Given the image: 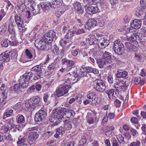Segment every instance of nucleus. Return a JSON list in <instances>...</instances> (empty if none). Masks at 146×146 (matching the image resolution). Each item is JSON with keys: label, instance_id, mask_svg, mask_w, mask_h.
I'll return each instance as SVG.
<instances>
[{"label": "nucleus", "instance_id": "obj_1", "mask_svg": "<svg viewBox=\"0 0 146 146\" xmlns=\"http://www.w3.org/2000/svg\"><path fill=\"white\" fill-rule=\"evenodd\" d=\"M33 74L29 72L25 73L20 77L19 80V84L14 85L13 89L14 91L17 94H19L22 91V87L26 88L29 86L30 78L32 77Z\"/></svg>", "mask_w": 146, "mask_h": 146}, {"label": "nucleus", "instance_id": "obj_2", "mask_svg": "<svg viewBox=\"0 0 146 146\" xmlns=\"http://www.w3.org/2000/svg\"><path fill=\"white\" fill-rule=\"evenodd\" d=\"M64 82L70 86L71 84H74L78 80V75L74 72L67 74L65 76Z\"/></svg>", "mask_w": 146, "mask_h": 146}, {"label": "nucleus", "instance_id": "obj_3", "mask_svg": "<svg viewBox=\"0 0 146 146\" xmlns=\"http://www.w3.org/2000/svg\"><path fill=\"white\" fill-rule=\"evenodd\" d=\"M64 82L70 86L71 84H74L78 80V75L74 72L67 74L65 76Z\"/></svg>", "mask_w": 146, "mask_h": 146}, {"label": "nucleus", "instance_id": "obj_4", "mask_svg": "<svg viewBox=\"0 0 146 146\" xmlns=\"http://www.w3.org/2000/svg\"><path fill=\"white\" fill-rule=\"evenodd\" d=\"M47 113L46 110L41 109L35 114V120L38 124H40L46 119Z\"/></svg>", "mask_w": 146, "mask_h": 146}, {"label": "nucleus", "instance_id": "obj_5", "mask_svg": "<svg viewBox=\"0 0 146 146\" xmlns=\"http://www.w3.org/2000/svg\"><path fill=\"white\" fill-rule=\"evenodd\" d=\"M98 37L96 39L97 43L99 47L102 49H103L107 47L109 43L108 40L105 38L102 35H97Z\"/></svg>", "mask_w": 146, "mask_h": 146}, {"label": "nucleus", "instance_id": "obj_6", "mask_svg": "<svg viewBox=\"0 0 146 146\" xmlns=\"http://www.w3.org/2000/svg\"><path fill=\"white\" fill-rule=\"evenodd\" d=\"M94 88L97 91L102 92L106 88L105 84L104 81L100 80L97 79L94 82L93 84Z\"/></svg>", "mask_w": 146, "mask_h": 146}, {"label": "nucleus", "instance_id": "obj_7", "mask_svg": "<svg viewBox=\"0 0 146 146\" xmlns=\"http://www.w3.org/2000/svg\"><path fill=\"white\" fill-rule=\"evenodd\" d=\"M71 86L67 85L64 82L63 84L59 85L58 89L56 90L57 95L60 97L64 95L67 93L68 90Z\"/></svg>", "mask_w": 146, "mask_h": 146}, {"label": "nucleus", "instance_id": "obj_8", "mask_svg": "<svg viewBox=\"0 0 146 146\" xmlns=\"http://www.w3.org/2000/svg\"><path fill=\"white\" fill-rule=\"evenodd\" d=\"M56 33L53 31H50L48 33H46L44 36L40 38L41 39L44 40L45 42L49 44L51 43L54 38L56 39L57 37L56 36Z\"/></svg>", "mask_w": 146, "mask_h": 146}, {"label": "nucleus", "instance_id": "obj_9", "mask_svg": "<svg viewBox=\"0 0 146 146\" xmlns=\"http://www.w3.org/2000/svg\"><path fill=\"white\" fill-rule=\"evenodd\" d=\"M62 111L63 112L64 118V122L68 121L70 118L73 117L75 113L74 111L72 110H69L64 108H62Z\"/></svg>", "mask_w": 146, "mask_h": 146}, {"label": "nucleus", "instance_id": "obj_10", "mask_svg": "<svg viewBox=\"0 0 146 146\" xmlns=\"http://www.w3.org/2000/svg\"><path fill=\"white\" fill-rule=\"evenodd\" d=\"M35 45L36 48L42 50H47L46 43L44 40L39 38L35 40Z\"/></svg>", "mask_w": 146, "mask_h": 146}, {"label": "nucleus", "instance_id": "obj_11", "mask_svg": "<svg viewBox=\"0 0 146 146\" xmlns=\"http://www.w3.org/2000/svg\"><path fill=\"white\" fill-rule=\"evenodd\" d=\"M130 82H127L124 81H118L115 83L114 87L115 89L119 91H124L127 88V87L130 84Z\"/></svg>", "mask_w": 146, "mask_h": 146}, {"label": "nucleus", "instance_id": "obj_12", "mask_svg": "<svg viewBox=\"0 0 146 146\" xmlns=\"http://www.w3.org/2000/svg\"><path fill=\"white\" fill-rule=\"evenodd\" d=\"M7 90L6 86L2 84L0 87V103L3 102L7 99Z\"/></svg>", "mask_w": 146, "mask_h": 146}, {"label": "nucleus", "instance_id": "obj_13", "mask_svg": "<svg viewBox=\"0 0 146 146\" xmlns=\"http://www.w3.org/2000/svg\"><path fill=\"white\" fill-rule=\"evenodd\" d=\"M62 108L60 110H57L53 113V118L56 121L63 122L64 120V118L63 112L62 111Z\"/></svg>", "mask_w": 146, "mask_h": 146}, {"label": "nucleus", "instance_id": "obj_14", "mask_svg": "<svg viewBox=\"0 0 146 146\" xmlns=\"http://www.w3.org/2000/svg\"><path fill=\"white\" fill-rule=\"evenodd\" d=\"M62 63L63 64L66 65V70H70L74 66L75 62L72 60H68L66 58H63L62 60Z\"/></svg>", "mask_w": 146, "mask_h": 146}, {"label": "nucleus", "instance_id": "obj_15", "mask_svg": "<svg viewBox=\"0 0 146 146\" xmlns=\"http://www.w3.org/2000/svg\"><path fill=\"white\" fill-rule=\"evenodd\" d=\"M106 92L108 94L109 98L111 100L115 98L119 94L118 91L115 89L108 90L106 91Z\"/></svg>", "mask_w": 146, "mask_h": 146}, {"label": "nucleus", "instance_id": "obj_16", "mask_svg": "<svg viewBox=\"0 0 146 146\" xmlns=\"http://www.w3.org/2000/svg\"><path fill=\"white\" fill-rule=\"evenodd\" d=\"M38 134L35 131L30 133L28 139L29 144L30 145H31L35 143V140L38 137Z\"/></svg>", "mask_w": 146, "mask_h": 146}, {"label": "nucleus", "instance_id": "obj_17", "mask_svg": "<svg viewBox=\"0 0 146 146\" xmlns=\"http://www.w3.org/2000/svg\"><path fill=\"white\" fill-rule=\"evenodd\" d=\"M87 97L89 100V103L92 105H96L97 103V98L96 96L93 93H91L88 94Z\"/></svg>", "mask_w": 146, "mask_h": 146}, {"label": "nucleus", "instance_id": "obj_18", "mask_svg": "<svg viewBox=\"0 0 146 146\" xmlns=\"http://www.w3.org/2000/svg\"><path fill=\"white\" fill-rule=\"evenodd\" d=\"M74 9L77 12V13L82 15L84 13V8L81 5L80 3L75 1L74 3Z\"/></svg>", "mask_w": 146, "mask_h": 146}, {"label": "nucleus", "instance_id": "obj_19", "mask_svg": "<svg viewBox=\"0 0 146 146\" xmlns=\"http://www.w3.org/2000/svg\"><path fill=\"white\" fill-rule=\"evenodd\" d=\"M141 25V20L136 19L133 21L131 24V26L132 28L137 29L140 28Z\"/></svg>", "mask_w": 146, "mask_h": 146}, {"label": "nucleus", "instance_id": "obj_20", "mask_svg": "<svg viewBox=\"0 0 146 146\" xmlns=\"http://www.w3.org/2000/svg\"><path fill=\"white\" fill-rule=\"evenodd\" d=\"M139 34L138 33H135L134 31V33L131 35V40L133 41H135L138 43V41H139L140 42H143V40L144 39L141 36V37H139Z\"/></svg>", "mask_w": 146, "mask_h": 146}, {"label": "nucleus", "instance_id": "obj_21", "mask_svg": "<svg viewBox=\"0 0 146 146\" xmlns=\"http://www.w3.org/2000/svg\"><path fill=\"white\" fill-rule=\"evenodd\" d=\"M102 58L107 62V63L111 64L113 62L111 54L107 51H105L102 56Z\"/></svg>", "mask_w": 146, "mask_h": 146}, {"label": "nucleus", "instance_id": "obj_22", "mask_svg": "<svg viewBox=\"0 0 146 146\" xmlns=\"http://www.w3.org/2000/svg\"><path fill=\"white\" fill-rule=\"evenodd\" d=\"M125 44L127 49L130 51H135L137 45V44H133L129 42H125Z\"/></svg>", "mask_w": 146, "mask_h": 146}, {"label": "nucleus", "instance_id": "obj_23", "mask_svg": "<svg viewBox=\"0 0 146 146\" xmlns=\"http://www.w3.org/2000/svg\"><path fill=\"white\" fill-rule=\"evenodd\" d=\"M65 133V129L62 126L56 129V132L54 135L56 138H58Z\"/></svg>", "mask_w": 146, "mask_h": 146}, {"label": "nucleus", "instance_id": "obj_24", "mask_svg": "<svg viewBox=\"0 0 146 146\" xmlns=\"http://www.w3.org/2000/svg\"><path fill=\"white\" fill-rule=\"evenodd\" d=\"M86 12L90 14H92L96 13L98 10L97 6H88L86 9Z\"/></svg>", "mask_w": 146, "mask_h": 146}, {"label": "nucleus", "instance_id": "obj_25", "mask_svg": "<svg viewBox=\"0 0 146 146\" xmlns=\"http://www.w3.org/2000/svg\"><path fill=\"white\" fill-rule=\"evenodd\" d=\"M35 50L34 48H32L31 50L26 49L25 51V55L26 57L29 59H31L33 57V55H35Z\"/></svg>", "mask_w": 146, "mask_h": 146}, {"label": "nucleus", "instance_id": "obj_26", "mask_svg": "<svg viewBox=\"0 0 146 146\" xmlns=\"http://www.w3.org/2000/svg\"><path fill=\"white\" fill-rule=\"evenodd\" d=\"M29 100L32 105L34 107V106L37 105L40 102V98L37 96H34L31 98Z\"/></svg>", "mask_w": 146, "mask_h": 146}, {"label": "nucleus", "instance_id": "obj_27", "mask_svg": "<svg viewBox=\"0 0 146 146\" xmlns=\"http://www.w3.org/2000/svg\"><path fill=\"white\" fill-rule=\"evenodd\" d=\"M59 44L60 46L63 48H68L70 45L71 42L68 40H65L64 39H61L59 42Z\"/></svg>", "mask_w": 146, "mask_h": 146}, {"label": "nucleus", "instance_id": "obj_28", "mask_svg": "<svg viewBox=\"0 0 146 146\" xmlns=\"http://www.w3.org/2000/svg\"><path fill=\"white\" fill-rule=\"evenodd\" d=\"M13 110L9 109H7L4 112L3 116V119H4L7 117L13 115Z\"/></svg>", "mask_w": 146, "mask_h": 146}, {"label": "nucleus", "instance_id": "obj_29", "mask_svg": "<svg viewBox=\"0 0 146 146\" xmlns=\"http://www.w3.org/2000/svg\"><path fill=\"white\" fill-rule=\"evenodd\" d=\"M97 25V22L96 20L93 19L91 18L88 20L87 25L88 27L89 28L94 27Z\"/></svg>", "mask_w": 146, "mask_h": 146}, {"label": "nucleus", "instance_id": "obj_30", "mask_svg": "<svg viewBox=\"0 0 146 146\" xmlns=\"http://www.w3.org/2000/svg\"><path fill=\"white\" fill-rule=\"evenodd\" d=\"M10 59V55L8 54V53H2L0 55V60H1L2 61L7 62Z\"/></svg>", "mask_w": 146, "mask_h": 146}, {"label": "nucleus", "instance_id": "obj_31", "mask_svg": "<svg viewBox=\"0 0 146 146\" xmlns=\"http://www.w3.org/2000/svg\"><path fill=\"white\" fill-rule=\"evenodd\" d=\"M31 0H19L18 1V8L21 9L23 7L21 5L25 4V5H27L29 4V2L30 3Z\"/></svg>", "mask_w": 146, "mask_h": 146}, {"label": "nucleus", "instance_id": "obj_32", "mask_svg": "<svg viewBox=\"0 0 146 146\" xmlns=\"http://www.w3.org/2000/svg\"><path fill=\"white\" fill-rule=\"evenodd\" d=\"M23 108L26 110H29L30 109L34 108L33 107L29 100L28 102L24 104L23 105Z\"/></svg>", "mask_w": 146, "mask_h": 146}, {"label": "nucleus", "instance_id": "obj_33", "mask_svg": "<svg viewBox=\"0 0 146 146\" xmlns=\"http://www.w3.org/2000/svg\"><path fill=\"white\" fill-rule=\"evenodd\" d=\"M51 2L53 3V8H55L61 5L63 2L62 0H52Z\"/></svg>", "mask_w": 146, "mask_h": 146}, {"label": "nucleus", "instance_id": "obj_34", "mask_svg": "<svg viewBox=\"0 0 146 146\" xmlns=\"http://www.w3.org/2000/svg\"><path fill=\"white\" fill-rule=\"evenodd\" d=\"M113 47H115L116 48V50L118 48L119 46H120V47L122 48V47H124V46L123 44L122 43L121 41L119 39L116 40L114 42L113 44Z\"/></svg>", "mask_w": 146, "mask_h": 146}, {"label": "nucleus", "instance_id": "obj_35", "mask_svg": "<svg viewBox=\"0 0 146 146\" xmlns=\"http://www.w3.org/2000/svg\"><path fill=\"white\" fill-rule=\"evenodd\" d=\"M97 63L100 68H103L106 63H107L106 60H105L102 58L98 59L97 60Z\"/></svg>", "mask_w": 146, "mask_h": 146}, {"label": "nucleus", "instance_id": "obj_36", "mask_svg": "<svg viewBox=\"0 0 146 146\" xmlns=\"http://www.w3.org/2000/svg\"><path fill=\"white\" fill-rule=\"evenodd\" d=\"M15 21L17 25L19 27L22 26L23 24V21L22 19H21L20 17L17 15L15 16Z\"/></svg>", "mask_w": 146, "mask_h": 146}, {"label": "nucleus", "instance_id": "obj_37", "mask_svg": "<svg viewBox=\"0 0 146 146\" xmlns=\"http://www.w3.org/2000/svg\"><path fill=\"white\" fill-rule=\"evenodd\" d=\"M8 54L10 55V59H13L15 58H16L17 56V52L16 50L13 49L8 53Z\"/></svg>", "mask_w": 146, "mask_h": 146}, {"label": "nucleus", "instance_id": "obj_38", "mask_svg": "<svg viewBox=\"0 0 146 146\" xmlns=\"http://www.w3.org/2000/svg\"><path fill=\"white\" fill-rule=\"evenodd\" d=\"M51 48L52 51L55 55H58V54L59 48L56 45H52Z\"/></svg>", "mask_w": 146, "mask_h": 146}, {"label": "nucleus", "instance_id": "obj_39", "mask_svg": "<svg viewBox=\"0 0 146 146\" xmlns=\"http://www.w3.org/2000/svg\"><path fill=\"white\" fill-rule=\"evenodd\" d=\"M118 48L116 50V49L115 47H113L114 48V50L115 52L118 55H121L122 54L123 51L124 50V47H122V48L120 47V46H119Z\"/></svg>", "mask_w": 146, "mask_h": 146}, {"label": "nucleus", "instance_id": "obj_40", "mask_svg": "<svg viewBox=\"0 0 146 146\" xmlns=\"http://www.w3.org/2000/svg\"><path fill=\"white\" fill-rule=\"evenodd\" d=\"M135 57L136 59L138 61H143L146 58L145 55L141 54H135Z\"/></svg>", "mask_w": 146, "mask_h": 146}, {"label": "nucleus", "instance_id": "obj_41", "mask_svg": "<svg viewBox=\"0 0 146 146\" xmlns=\"http://www.w3.org/2000/svg\"><path fill=\"white\" fill-rule=\"evenodd\" d=\"M7 24L5 23L0 27V35L5 33L7 30Z\"/></svg>", "mask_w": 146, "mask_h": 146}, {"label": "nucleus", "instance_id": "obj_42", "mask_svg": "<svg viewBox=\"0 0 146 146\" xmlns=\"http://www.w3.org/2000/svg\"><path fill=\"white\" fill-rule=\"evenodd\" d=\"M31 70L32 71L36 72H42V70L41 68V66L39 65H36L31 68Z\"/></svg>", "mask_w": 146, "mask_h": 146}, {"label": "nucleus", "instance_id": "obj_43", "mask_svg": "<svg viewBox=\"0 0 146 146\" xmlns=\"http://www.w3.org/2000/svg\"><path fill=\"white\" fill-rule=\"evenodd\" d=\"M91 115V113H88L86 116V122L89 124H92L94 122V118L90 117Z\"/></svg>", "mask_w": 146, "mask_h": 146}, {"label": "nucleus", "instance_id": "obj_44", "mask_svg": "<svg viewBox=\"0 0 146 146\" xmlns=\"http://www.w3.org/2000/svg\"><path fill=\"white\" fill-rule=\"evenodd\" d=\"M116 138L119 144H123L125 143L124 138L121 135H118L117 136Z\"/></svg>", "mask_w": 146, "mask_h": 146}, {"label": "nucleus", "instance_id": "obj_45", "mask_svg": "<svg viewBox=\"0 0 146 146\" xmlns=\"http://www.w3.org/2000/svg\"><path fill=\"white\" fill-rule=\"evenodd\" d=\"M8 31L10 34H15V30L14 26L12 25H9L8 26Z\"/></svg>", "mask_w": 146, "mask_h": 146}, {"label": "nucleus", "instance_id": "obj_46", "mask_svg": "<svg viewBox=\"0 0 146 146\" xmlns=\"http://www.w3.org/2000/svg\"><path fill=\"white\" fill-rule=\"evenodd\" d=\"M56 67V63L55 62L52 63L48 66V70L50 72H53Z\"/></svg>", "mask_w": 146, "mask_h": 146}, {"label": "nucleus", "instance_id": "obj_47", "mask_svg": "<svg viewBox=\"0 0 146 146\" xmlns=\"http://www.w3.org/2000/svg\"><path fill=\"white\" fill-rule=\"evenodd\" d=\"M127 75V73L126 71H123L117 73L116 76L117 78H125Z\"/></svg>", "mask_w": 146, "mask_h": 146}, {"label": "nucleus", "instance_id": "obj_48", "mask_svg": "<svg viewBox=\"0 0 146 146\" xmlns=\"http://www.w3.org/2000/svg\"><path fill=\"white\" fill-rule=\"evenodd\" d=\"M9 126L8 125H3V127H1L0 132L1 133H6L9 130Z\"/></svg>", "mask_w": 146, "mask_h": 146}, {"label": "nucleus", "instance_id": "obj_49", "mask_svg": "<svg viewBox=\"0 0 146 146\" xmlns=\"http://www.w3.org/2000/svg\"><path fill=\"white\" fill-rule=\"evenodd\" d=\"M64 123V127L66 129L69 130L71 129L72 127V123L71 122L67 121Z\"/></svg>", "mask_w": 146, "mask_h": 146}, {"label": "nucleus", "instance_id": "obj_50", "mask_svg": "<svg viewBox=\"0 0 146 146\" xmlns=\"http://www.w3.org/2000/svg\"><path fill=\"white\" fill-rule=\"evenodd\" d=\"M18 118L17 119V122L18 123H23L25 121L24 117L23 115H20L19 116H17Z\"/></svg>", "mask_w": 146, "mask_h": 146}, {"label": "nucleus", "instance_id": "obj_51", "mask_svg": "<svg viewBox=\"0 0 146 146\" xmlns=\"http://www.w3.org/2000/svg\"><path fill=\"white\" fill-rule=\"evenodd\" d=\"M13 35L12 36H11L10 38L11 40H14V41H10V43L11 45L12 46H15L16 45L17 43V42L15 40L16 38L15 34H13Z\"/></svg>", "mask_w": 146, "mask_h": 146}, {"label": "nucleus", "instance_id": "obj_52", "mask_svg": "<svg viewBox=\"0 0 146 146\" xmlns=\"http://www.w3.org/2000/svg\"><path fill=\"white\" fill-rule=\"evenodd\" d=\"M26 141V139L24 137H21L20 136L19 137V138L18 141L17 142V143L18 145H20L21 144H24Z\"/></svg>", "mask_w": 146, "mask_h": 146}, {"label": "nucleus", "instance_id": "obj_53", "mask_svg": "<svg viewBox=\"0 0 146 146\" xmlns=\"http://www.w3.org/2000/svg\"><path fill=\"white\" fill-rule=\"evenodd\" d=\"M96 41V38L95 36H91L90 38H88L89 44L90 45L94 44Z\"/></svg>", "mask_w": 146, "mask_h": 146}, {"label": "nucleus", "instance_id": "obj_54", "mask_svg": "<svg viewBox=\"0 0 146 146\" xmlns=\"http://www.w3.org/2000/svg\"><path fill=\"white\" fill-rule=\"evenodd\" d=\"M75 34V32L74 31H68L67 32V33L65 37L67 38H71Z\"/></svg>", "mask_w": 146, "mask_h": 146}, {"label": "nucleus", "instance_id": "obj_55", "mask_svg": "<svg viewBox=\"0 0 146 146\" xmlns=\"http://www.w3.org/2000/svg\"><path fill=\"white\" fill-rule=\"evenodd\" d=\"M42 72L35 73L34 74V80H37L41 78Z\"/></svg>", "mask_w": 146, "mask_h": 146}, {"label": "nucleus", "instance_id": "obj_56", "mask_svg": "<svg viewBox=\"0 0 146 146\" xmlns=\"http://www.w3.org/2000/svg\"><path fill=\"white\" fill-rule=\"evenodd\" d=\"M75 143L73 141H70L69 142L64 143L62 144L61 146H74Z\"/></svg>", "mask_w": 146, "mask_h": 146}, {"label": "nucleus", "instance_id": "obj_57", "mask_svg": "<svg viewBox=\"0 0 146 146\" xmlns=\"http://www.w3.org/2000/svg\"><path fill=\"white\" fill-rule=\"evenodd\" d=\"M46 5L45 6V8L44 9L48 10L50 9V8H52V6L53 3L51 2H46Z\"/></svg>", "mask_w": 146, "mask_h": 146}, {"label": "nucleus", "instance_id": "obj_58", "mask_svg": "<svg viewBox=\"0 0 146 146\" xmlns=\"http://www.w3.org/2000/svg\"><path fill=\"white\" fill-rule=\"evenodd\" d=\"M65 11V9H64L62 10H59L56 13V15L58 17H59L64 13Z\"/></svg>", "mask_w": 146, "mask_h": 146}, {"label": "nucleus", "instance_id": "obj_59", "mask_svg": "<svg viewBox=\"0 0 146 146\" xmlns=\"http://www.w3.org/2000/svg\"><path fill=\"white\" fill-rule=\"evenodd\" d=\"M131 134L133 136H135L138 134V132L135 129L131 128L130 130Z\"/></svg>", "mask_w": 146, "mask_h": 146}, {"label": "nucleus", "instance_id": "obj_60", "mask_svg": "<svg viewBox=\"0 0 146 146\" xmlns=\"http://www.w3.org/2000/svg\"><path fill=\"white\" fill-rule=\"evenodd\" d=\"M88 1V3L90 5L96 4L99 3L100 0H86Z\"/></svg>", "mask_w": 146, "mask_h": 146}, {"label": "nucleus", "instance_id": "obj_61", "mask_svg": "<svg viewBox=\"0 0 146 146\" xmlns=\"http://www.w3.org/2000/svg\"><path fill=\"white\" fill-rule=\"evenodd\" d=\"M141 143L139 141H136L133 142L130 144V146H140Z\"/></svg>", "mask_w": 146, "mask_h": 146}, {"label": "nucleus", "instance_id": "obj_62", "mask_svg": "<svg viewBox=\"0 0 146 146\" xmlns=\"http://www.w3.org/2000/svg\"><path fill=\"white\" fill-rule=\"evenodd\" d=\"M84 29H79L76 31V33L78 35L84 33L85 32V31Z\"/></svg>", "mask_w": 146, "mask_h": 146}, {"label": "nucleus", "instance_id": "obj_63", "mask_svg": "<svg viewBox=\"0 0 146 146\" xmlns=\"http://www.w3.org/2000/svg\"><path fill=\"white\" fill-rule=\"evenodd\" d=\"M119 144L116 140L115 138L113 139L111 141V145L112 146H119Z\"/></svg>", "mask_w": 146, "mask_h": 146}, {"label": "nucleus", "instance_id": "obj_64", "mask_svg": "<svg viewBox=\"0 0 146 146\" xmlns=\"http://www.w3.org/2000/svg\"><path fill=\"white\" fill-rule=\"evenodd\" d=\"M141 35L143 36V37L146 36V27H144L141 29Z\"/></svg>", "mask_w": 146, "mask_h": 146}]
</instances>
